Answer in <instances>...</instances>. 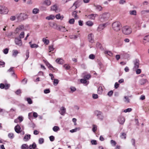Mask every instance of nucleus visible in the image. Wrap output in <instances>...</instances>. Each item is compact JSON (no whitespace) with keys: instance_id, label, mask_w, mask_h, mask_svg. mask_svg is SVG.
Here are the masks:
<instances>
[{"instance_id":"f257e3e1","label":"nucleus","mask_w":149,"mask_h":149,"mask_svg":"<svg viewBox=\"0 0 149 149\" xmlns=\"http://www.w3.org/2000/svg\"><path fill=\"white\" fill-rule=\"evenodd\" d=\"M112 26L113 30L114 31L118 32L120 30L121 25L120 22L117 21L112 23Z\"/></svg>"},{"instance_id":"f03ea898","label":"nucleus","mask_w":149,"mask_h":149,"mask_svg":"<svg viewBox=\"0 0 149 149\" xmlns=\"http://www.w3.org/2000/svg\"><path fill=\"white\" fill-rule=\"evenodd\" d=\"M122 31L124 34L128 35L131 33L132 29L129 26H126L123 27Z\"/></svg>"},{"instance_id":"7ed1b4c3","label":"nucleus","mask_w":149,"mask_h":149,"mask_svg":"<svg viewBox=\"0 0 149 149\" xmlns=\"http://www.w3.org/2000/svg\"><path fill=\"white\" fill-rule=\"evenodd\" d=\"M16 18L19 21H22L27 18V15L25 13H20L17 14L16 16Z\"/></svg>"},{"instance_id":"20e7f679","label":"nucleus","mask_w":149,"mask_h":149,"mask_svg":"<svg viewBox=\"0 0 149 149\" xmlns=\"http://www.w3.org/2000/svg\"><path fill=\"white\" fill-rule=\"evenodd\" d=\"M7 8L3 6H0V13L3 14H7L8 12Z\"/></svg>"},{"instance_id":"39448f33","label":"nucleus","mask_w":149,"mask_h":149,"mask_svg":"<svg viewBox=\"0 0 149 149\" xmlns=\"http://www.w3.org/2000/svg\"><path fill=\"white\" fill-rule=\"evenodd\" d=\"M26 29L25 28L24 26L21 25L17 27L15 31V33H18L20 31H26Z\"/></svg>"},{"instance_id":"423d86ee","label":"nucleus","mask_w":149,"mask_h":149,"mask_svg":"<svg viewBox=\"0 0 149 149\" xmlns=\"http://www.w3.org/2000/svg\"><path fill=\"white\" fill-rule=\"evenodd\" d=\"M82 3L81 1L78 0L76 1L73 4L72 7H73L74 9L79 7Z\"/></svg>"},{"instance_id":"0eeeda50","label":"nucleus","mask_w":149,"mask_h":149,"mask_svg":"<svg viewBox=\"0 0 149 149\" xmlns=\"http://www.w3.org/2000/svg\"><path fill=\"white\" fill-rule=\"evenodd\" d=\"M100 18L104 20H107L110 17V14L108 13H104L101 15Z\"/></svg>"},{"instance_id":"6e6552de","label":"nucleus","mask_w":149,"mask_h":149,"mask_svg":"<svg viewBox=\"0 0 149 149\" xmlns=\"http://www.w3.org/2000/svg\"><path fill=\"white\" fill-rule=\"evenodd\" d=\"M15 44L19 46H21L22 45V43L21 40L18 38H16L15 39Z\"/></svg>"},{"instance_id":"1a4fd4ad","label":"nucleus","mask_w":149,"mask_h":149,"mask_svg":"<svg viewBox=\"0 0 149 149\" xmlns=\"http://www.w3.org/2000/svg\"><path fill=\"white\" fill-rule=\"evenodd\" d=\"M134 65V68L135 69H137L139 66V60L136 59L133 61Z\"/></svg>"},{"instance_id":"9d476101","label":"nucleus","mask_w":149,"mask_h":149,"mask_svg":"<svg viewBox=\"0 0 149 149\" xmlns=\"http://www.w3.org/2000/svg\"><path fill=\"white\" fill-rule=\"evenodd\" d=\"M105 27V24H100L97 29V30L98 31H102Z\"/></svg>"},{"instance_id":"9b49d317","label":"nucleus","mask_w":149,"mask_h":149,"mask_svg":"<svg viewBox=\"0 0 149 149\" xmlns=\"http://www.w3.org/2000/svg\"><path fill=\"white\" fill-rule=\"evenodd\" d=\"M88 39L89 41L93 43L94 42V35L92 33H90L88 36Z\"/></svg>"},{"instance_id":"f8f14e48","label":"nucleus","mask_w":149,"mask_h":149,"mask_svg":"<svg viewBox=\"0 0 149 149\" xmlns=\"http://www.w3.org/2000/svg\"><path fill=\"white\" fill-rule=\"evenodd\" d=\"M118 120L120 124L122 125L123 124L125 121L124 118L123 116H120L119 117Z\"/></svg>"},{"instance_id":"ddd939ff","label":"nucleus","mask_w":149,"mask_h":149,"mask_svg":"<svg viewBox=\"0 0 149 149\" xmlns=\"http://www.w3.org/2000/svg\"><path fill=\"white\" fill-rule=\"evenodd\" d=\"M65 111L66 109L64 107H62L60 108L59 112L61 115H64L65 113Z\"/></svg>"},{"instance_id":"4468645a","label":"nucleus","mask_w":149,"mask_h":149,"mask_svg":"<svg viewBox=\"0 0 149 149\" xmlns=\"http://www.w3.org/2000/svg\"><path fill=\"white\" fill-rule=\"evenodd\" d=\"M15 130L17 133H19L21 131V128L20 126L19 125L16 126L15 127Z\"/></svg>"},{"instance_id":"2eb2a0df","label":"nucleus","mask_w":149,"mask_h":149,"mask_svg":"<svg viewBox=\"0 0 149 149\" xmlns=\"http://www.w3.org/2000/svg\"><path fill=\"white\" fill-rule=\"evenodd\" d=\"M51 10L53 11H54L56 13L58 12V11L57 10V7L56 5H54L52 6L51 7Z\"/></svg>"},{"instance_id":"dca6fc26","label":"nucleus","mask_w":149,"mask_h":149,"mask_svg":"<svg viewBox=\"0 0 149 149\" xmlns=\"http://www.w3.org/2000/svg\"><path fill=\"white\" fill-rule=\"evenodd\" d=\"M31 136L30 134H26L23 138V140L25 141H28L30 139Z\"/></svg>"},{"instance_id":"f3484780","label":"nucleus","mask_w":149,"mask_h":149,"mask_svg":"<svg viewBox=\"0 0 149 149\" xmlns=\"http://www.w3.org/2000/svg\"><path fill=\"white\" fill-rule=\"evenodd\" d=\"M58 29L62 32H65L67 31L68 30L66 29L64 26H59L58 27Z\"/></svg>"},{"instance_id":"a211bd4d","label":"nucleus","mask_w":149,"mask_h":149,"mask_svg":"<svg viewBox=\"0 0 149 149\" xmlns=\"http://www.w3.org/2000/svg\"><path fill=\"white\" fill-rule=\"evenodd\" d=\"M97 16V15L96 14H91L88 15L87 17L89 19H94Z\"/></svg>"},{"instance_id":"6ab92c4d","label":"nucleus","mask_w":149,"mask_h":149,"mask_svg":"<svg viewBox=\"0 0 149 149\" xmlns=\"http://www.w3.org/2000/svg\"><path fill=\"white\" fill-rule=\"evenodd\" d=\"M56 62L58 64H62L64 63L63 60L61 58H58L56 60Z\"/></svg>"},{"instance_id":"aec40b11","label":"nucleus","mask_w":149,"mask_h":149,"mask_svg":"<svg viewBox=\"0 0 149 149\" xmlns=\"http://www.w3.org/2000/svg\"><path fill=\"white\" fill-rule=\"evenodd\" d=\"M56 18L57 19H60L61 20H62L63 18L64 17L63 15H61L60 13H58L55 16Z\"/></svg>"},{"instance_id":"412c9836","label":"nucleus","mask_w":149,"mask_h":149,"mask_svg":"<svg viewBox=\"0 0 149 149\" xmlns=\"http://www.w3.org/2000/svg\"><path fill=\"white\" fill-rule=\"evenodd\" d=\"M43 61L45 63L46 65L51 70H53V67L51 64H50L48 62H47L45 60H44Z\"/></svg>"},{"instance_id":"4be33fe9","label":"nucleus","mask_w":149,"mask_h":149,"mask_svg":"<svg viewBox=\"0 0 149 149\" xmlns=\"http://www.w3.org/2000/svg\"><path fill=\"white\" fill-rule=\"evenodd\" d=\"M46 38H47V37H46V38H43L42 39V41L45 44L48 45L49 43V40L47 39Z\"/></svg>"},{"instance_id":"5701e85b","label":"nucleus","mask_w":149,"mask_h":149,"mask_svg":"<svg viewBox=\"0 0 149 149\" xmlns=\"http://www.w3.org/2000/svg\"><path fill=\"white\" fill-rule=\"evenodd\" d=\"M55 18V16L53 15H51L49 16H47L46 17V19L48 20H52L54 19Z\"/></svg>"},{"instance_id":"b1692460","label":"nucleus","mask_w":149,"mask_h":149,"mask_svg":"<svg viewBox=\"0 0 149 149\" xmlns=\"http://www.w3.org/2000/svg\"><path fill=\"white\" fill-rule=\"evenodd\" d=\"M95 114L99 118H100V119H102V118H100V117H102L101 115L102 113L100 111H95Z\"/></svg>"},{"instance_id":"393cba45","label":"nucleus","mask_w":149,"mask_h":149,"mask_svg":"<svg viewBox=\"0 0 149 149\" xmlns=\"http://www.w3.org/2000/svg\"><path fill=\"white\" fill-rule=\"evenodd\" d=\"M95 9L98 11H100L102 10V8L99 5H94Z\"/></svg>"},{"instance_id":"a878e982","label":"nucleus","mask_w":149,"mask_h":149,"mask_svg":"<svg viewBox=\"0 0 149 149\" xmlns=\"http://www.w3.org/2000/svg\"><path fill=\"white\" fill-rule=\"evenodd\" d=\"M77 12L76 11H74L72 13V15L73 17H74L75 19H77L78 18V17L77 15Z\"/></svg>"},{"instance_id":"bb28decb","label":"nucleus","mask_w":149,"mask_h":149,"mask_svg":"<svg viewBox=\"0 0 149 149\" xmlns=\"http://www.w3.org/2000/svg\"><path fill=\"white\" fill-rule=\"evenodd\" d=\"M86 24L89 26H91L93 25V23L91 21H88L86 23Z\"/></svg>"},{"instance_id":"cd10ccee","label":"nucleus","mask_w":149,"mask_h":149,"mask_svg":"<svg viewBox=\"0 0 149 149\" xmlns=\"http://www.w3.org/2000/svg\"><path fill=\"white\" fill-rule=\"evenodd\" d=\"M147 81V80L146 79H142L140 81V82L141 85H143L145 84L146 82Z\"/></svg>"},{"instance_id":"c85d7f7f","label":"nucleus","mask_w":149,"mask_h":149,"mask_svg":"<svg viewBox=\"0 0 149 149\" xmlns=\"http://www.w3.org/2000/svg\"><path fill=\"white\" fill-rule=\"evenodd\" d=\"M29 147L26 144H23L21 147V149H28Z\"/></svg>"},{"instance_id":"c756f323","label":"nucleus","mask_w":149,"mask_h":149,"mask_svg":"<svg viewBox=\"0 0 149 149\" xmlns=\"http://www.w3.org/2000/svg\"><path fill=\"white\" fill-rule=\"evenodd\" d=\"M39 10L38 8H34L32 10V13L34 14H36L38 13Z\"/></svg>"},{"instance_id":"7c9ffc66","label":"nucleus","mask_w":149,"mask_h":149,"mask_svg":"<svg viewBox=\"0 0 149 149\" xmlns=\"http://www.w3.org/2000/svg\"><path fill=\"white\" fill-rule=\"evenodd\" d=\"M44 3L47 6H49L51 5V3L50 0H45L44 2Z\"/></svg>"},{"instance_id":"2f4dec72","label":"nucleus","mask_w":149,"mask_h":149,"mask_svg":"<svg viewBox=\"0 0 149 149\" xmlns=\"http://www.w3.org/2000/svg\"><path fill=\"white\" fill-rule=\"evenodd\" d=\"M36 146V144L35 143H33L32 145H30L29 146V149H34Z\"/></svg>"},{"instance_id":"473e14b6","label":"nucleus","mask_w":149,"mask_h":149,"mask_svg":"<svg viewBox=\"0 0 149 149\" xmlns=\"http://www.w3.org/2000/svg\"><path fill=\"white\" fill-rule=\"evenodd\" d=\"M104 53L105 54H107L108 55H109L110 56H113V54L112 52L110 51H105L104 52Z\"/></svg>"},{"instance_id":"72a5a7b5","label":"nucleus","mask_w":149,"mask_h":149,"mask_svg":"<svg viewBox=\"0 0 149 149\" xmlns=\"http://www.w3.org/2000/svg\"><path fill=\"white\" fill-rule=\"evenodd\" d=\"M144 40H147L148 42H149V35L145 36L143 39V44L145 43L146 42Z\"/></svg>"},{"instance_id":"f704fd0d","label":"nucleus","mask_w":149,"mask_h":149,"mask_svg":"<svg viewBox=\"0 0 149 149\" xmlns=\"http://www.w3.org/2000/svg\"><path fill=\"white\" fill-rule=\"evenodd\" d=\"M129 14L131 15H136V10H132L129 11Z\"/></svg>"},{"instance_id":"c9c22d12","label":"nucleus","mask_w":149,"mask_h":149,"mask_svg":"<svg viewBox=\"0 0 149 149\" xmlns=\"http://www.w3.org/2000/svg\"><path fill=\"white\" fill-rule=\"evenodd\" d=\"M126 134L125 133H121L120 137L122 139H126Z\"/></svg>"},{"instance_id":"e433bc0d","label":"nucleus","mask_w":149,"mask_h":149,"mask_svg":"<svg viewBox=\"0 0 149 149\" xmlns=\"http://www.w3.org/2000/svg\"><path fill=\"white\" fill-rule=\"evenodd\" d=\"M124 102L126 103H129L130 102V99L128 97L125 96L124 97Z\"/></svg>"},{"instance_id":"4c0bfd02","label":"nucleus","mask_w":149,"mask_h":149,"mask_svg":"<svg viewBox=\"0 0 149 149\" xmlns=\"http://www.w3.org/2000/svg\"><path fill=\"white\" fill-rule=\"evenodd\" d=\"M103 92V89L101 86L99 87L98 89L97 92L99 94H101Z\"/></svg>"},{"instance_id":"58836bf2","label":"nucleus","mask_w":149,"mask_h":149,"mask_svg":"<svg viewBox=\"0 0 149 149\" xmlns=\"http://www.w3.org/2000/svg\"><path fill=\"white\" fill-rule=\"evenodd\" d=\"M13 56L14 57H16L18 53V51L16 50H13Z\"/></svg>"},{"instance_id":"ea45409f","label":"nucleus","mask_w":149,"mask_h":149,"mask_svg":"<svg viewBox=\"0 0 149 149\" xmlns=\"http://www.w3.org/2000/svg\"><path fill=\"white\" fill-rule=\"evenodd\" d=\"M78 36V35H70L69 36V38L71 39H76Z\"/></svg>"},{"instance_id":"a19ab883","label":"nucleus","mask_w":149,"mask_h":149,"mask_svg":"<svg viewBox=\"0 0 149 149\" xmlns=\"http://www.w3.org/2000/svg\"><path fill=\"white\" fill-rule=\"evenodd\" d=\"M80 129L79 128H76L74 129L71 130H70V132L71 133H73L76 132L77 130H79Z\"/></svg>"},{"instance_id":"79ce46f5","label":"nucleus","mask_w":149,"mask_h":149,"mask_svg":"<svg viewBox=\"0 0 149 149\" xmlns=\"http://www.w3.org/2000/svg\"><path fill=\"white\" fill-rule=\"evenodd\" d=\"M24 32H21L19 36V38L21 39L23 38L24 37Z\"/></svg>"},{"instance_id":"37998d69","label":"nucleus","mask_w":149,"mask_h":149,"mask_svg":"<svg viewBox=\"0 0 149 149\" xmlns=\"http://www.w3.org/2000/svg\"><path fill=\"white\" fill-rule=\"evenodd\" d=\"M39 47L38 45L36 44H33L31 45V48H37Z\"/></svg>"},{"instance_id":"c03bdc74","label":"nucleus","mask_w":149,"mask_h":149,"mask_svg":"<svg viewBox=\"0 0 149 149\" xmlns=\"http://www.w3.org/2000/svg\"><path fill=\"white\" fill-rule=\"evenodd\" d=\"M44 140L43 138H40L38 140V143L40 144H42L44 142Z\"/></svg>"},{"instance_id":"a18cd8bd","label":"nucleus","mask_w":149,"mask_h":149,"mask_svg":"<svg viewBox=\"0 0 149 149\" xmlns=\"http://www.w3.org/2000/svg\"><path fill=\"white\" fill-rule=\"evenodd\" d=\"M59 128L58 126H55L53 128V130L55 132H56L59 130Z\"/></svg>"},{"instance_id":"49530a36","label":"nucleus","mask_w":149,"mask_h":149,"mask_svg":"<svg viewBox=\"0 0 149 149\" xmlns=\"http://www.w3.org/2000/svg\"><path fill=\"white\" fill-rule=\"evenodd\" d=\"M29 104H31L32 103V101L30 98H27L25 99Z\"/></svg>"},{"instance_id":"de8ad7c7","label":"nucleus","mask_w":149,"mask_h":149,"mask_svg":"<svg viewBox=\"0 0 149 149\" xmlns=\"http://www.w3.org/2000/svg\"><path fill=\"white\" fill-rule=\"evenodd\" d=\"M93 127L92 130L93 132H95L97 129V126L95 125H93Z\"/></svg>"},{"instance_id":"09e8293b","label":"nucleus","mask_w":149,"mask_h":149,"mask_svg":"<svg viewBox=\"0 0 149 149\" xmlns=\"http://www.w3.org/2000/svg\"><path fill=\"white\" fill-rule=\"evenodd\" d=\"M63 67L66 70H69L70 68V66L68 64H65L64 65Z\"/></svg>"},{"instance_id":"8fccbe9b","label":"nucleus","mask_w":149,"mask_h":149,"mask_svg":"<svg viewBox=\"0 0 149 149\" xmlns=\"http://www.w3.org/2000/svg\"><path fill=\"white\" fill-rule=\"evenodd\" d=\"M8 137L10 139H12L14 137V135L13 133H10L8 134Z\"/></svg>"},{"instance_id":"3c124183","label":"nucleus","mask_w":149,"mask_h":149,"mask_svg":"<svg viewBox=\"0 0 149 149\" xmlns=\"http://www.w3.org/2000/svg\"><path fill=\"white\" fill-rule=\"evenodd\" d=\"M58 79H54L53 81V84L54 85L56 86L58 84Z\"/></svg>"},{"instance_id":"603ef678","label":"nucleus","mask_w":149,"mask_h":149,"mask_svg":"<svg viewBox=\"0 0 149 149\" xmlns=\"http://www.w3.org/2000/svg\"><path fill=\"white\" fill-rule=\"evenodd\" d=\"M8 51L9 49L7 48H6L3 50V52L4 54H6L8 53Z\"/></svg>"},{"instance_id":"864d4df0","label":"nucleus","mask_w":149,"mask_h":149,"mask_svg":"<svg viewBox=\"0 0 149 149\" xmlns=\"http://www.w3.org/2000/svg\"><path fill=\"white\" fill-rule=\"evenodd\" d=\"M132 110V109L131 108H128L124 110V112L125 113L130 112Z\"/></svg>"},{"instance_id":"5fc2aeb1","label":"nucleus","mask_w":149,"mask_h":149,"mask_svg":"<svg viewBox=\"0 0 149 149\" xmlns=\"http://www.w3.org/2000/svg\"><path fill=\"white\" fill-rule=\"evenodd\" d=\"M10 74L13 76L15 78H16L17 77V76L15 74L14 71L10 72Z\"/></svg>"},{"instance_id":"6e6d98bb","label":"nucleus","mask_w":149,"mask_h":149,"mask_svg":"<svg viewBox=\"0 0 149 149\" xmlns=\"http://www.w3.org/2000/svg\"><path fill=\"white\" fill-rule=\"evenodd\" d=\"M89 58L91 59H93L95 58V56L93 54H90L89 56Z\"/></svg>"},{"instance_id":"4d7b16f0","label":"nucleus","mask_w":149,"mask_h":149,"mask_svg":"<svg viewBox=\"0 0 149 149\" xmlns=\"http://www.w3.org/2000/svg\"><path fill=\"white\" fill-rule=\"evenodd\" d=\"M111 143L112 145L113 146H115L116 144V141L113 140L111 141Z\"/></svg>"},{"instance_id":"13d9d810","label":"nucleus","mask_w":149,"mask_h":149,"mask_svg":"<svg viewBox=\"0 0 149 149\" xmlns=\"http://www.w3.org/2000/svg\"><path fill=\"white\" fill-rule=\"evenodd\" d=\"M74 22V19H70L69 21V23L70 24H73Z\"/></svg>"},{"instance_id":"bf43d9fd","label":"nucleus","mask_w":149,"mask_h":149,"mask_svg":"<svg viewBox=\"0 0 149 149\" xmlns=\"http://www.w3.org/2000/svg\"><path fill=\"white\" fill-rule=\"evenodd\" d=\"M84 77L86 79H88L90 78L91 75L89 74H87L85 75Z\"/></svg>"},{"instance_id":"052dcab7","label":"nucleus","mask_w":149,"mask_h":149,"mask_svg":"<svg viewBox=\"0 0 149 149\" xmlns=\"http://www.w3.org/2000/svg\"><path fill=\"white\" fill-rule=\"evenodd\" d=\"M70 89L72 92H73L76 90V88L74 87L71 86L70 88Z\"/></svg>"},{"instance_id":"680f3d73","label":"nucleus","mask_w":149,"mask_h":149,"mask_svg":"<svg viewBox=\"0 0 149 149\" xmlns=\"http://www.w3.org/2000/svg\"><path fill=\"white\" fill-rule=\"evenodd\" d=\"M49 50H50V51L49 52H51L53 51V50L54 49L53 47V46L52 45V46H49Z\"/></svg>"},{"instance_id":"e2e57ef3","label":"nucleus","mask_w":149,"mask_h":149,"mask_svg":"<svg viewBox=\"0 0 149 149\" xmlns=\"http://www.w3.org/2000/svg\"><path fill=\"white\" fill-rule=\"evenodd\" d=\"M80 81L81 83L86 84L87 82V81L86 79H81L80 80Z\"/></svg>"},{"instance_id":"0e129e2a","label":"nucleus","mask_w":149,"mask_h":149,"mask_svg":"<svg viewBox=\"0 0 149 149\" xmlns=\"http://www.w3.org/2000/svg\"><path fill=\"white\" fill-rule=\"evenodd\" d=\"M44 92L45 93L47 94V93H49L50 92V91L49 89H45L44 90Z\"/></svg>"},{"instance_id":"69168bd1","label":"nucleus","mask_w":149,"mask_h":149,"mask_svg":"<svg viewBox=\"0 0 149 149\" xmlns=\"http://www.w3.org/2000/svg\"><path fill=\"white\" fill-rule=\"evenodd\" d=\"M93 97L94 99H96L98 98V96L97 94H93Z\"/></svg>"},{"instance_id":"338daca9","label":"nucleus","mask_w":149,"mask_h":149,"mask_svg":"<svg viewBox=\"0 0 149 149\" xmlns=\"http://www.w3.org/2000/svg\"><path fill=\"white\" fill-rule=\"evenodd\" d=\"M126 2V1L125 0H120L119 2L120 4H123Z\"/></svg>"},{"instance_id":"774afa93","label":"nucleus","mask_w":149,"mask_h":149,"mask_svg":"<svg viewBox=\"0 0 149 149\" xmlns=\"http://www.w3.org/2000/svg\"><path fill=\"white\" fill-rule=\"evenodd\" d=\"M49 139L51 141H53L54 140V137L53 136H50L49 137Z\"/></svg>"}]
</instances>
